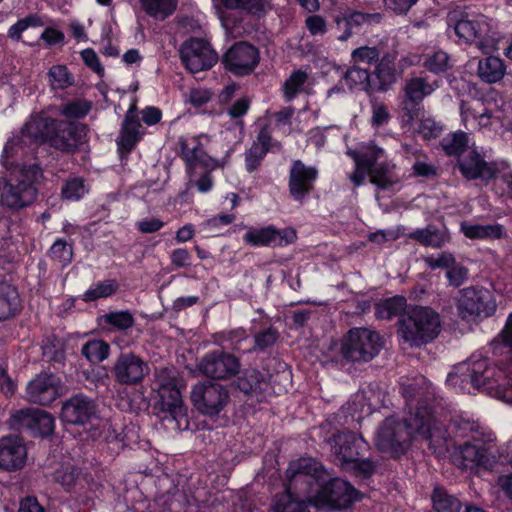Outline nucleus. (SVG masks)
<instances>
[{"instance_id": "58", "label": "nucleus", "mask_w": 512, "mask_h": 512, "mask_svg": "<svg viewBox=\"0 0 512 512\" xmlns=\"http://www.w3.org/2000/svg\"><path fill=\"white\" fill-rule=\"evenodd\" d=\"M391 119L388 107L381 101L373 100L371 102V120L372 127L379 128L388 124Z\"/></svg>"}, {"instance_id": "43", "label": "nucleus", "mask_w": 512, "mask_h": 512, "mask_svg": "<svg viewBox=\"0 0 512 512\" xmlns=\"http://www.w3.org/2000/svg\"><path fill=\"white\" fill-rule=\"evenodd\" d=\"M55 420L52 415L44 410L36 409L30 431L34 435L48 436L54 431Z\"/></svg>"}, {"instance_id": "49", "label": "nucleus", "mask_w": 512, "mask_h": 512, "mask_svg": "<svg viewBox=\"0 0 512 512\" xmlns=\"http://www.w3.org/2000/svg\"><path fill=\"white\" fill-rule=\"evenodd\" d=\"M350 57L353 65H373L380 59V50L376 46H360L352 50Z\"/></svg>"}, {"instance_id": "35", "label": "nucleus", "mask_w": 512, "mask_h": 512, "mask_svg": "<svg viewBox=\"0 0 512 512\" xmlns=\"http://www.w3.org/2000/svg\"><path fill=\"white\" fill-rule=\"evenodd\" d=\"M311 505L304 498L297 497L288 488L282 494L275 497L272 505L273 512H310L308 506Z\"/></svg>"}, {"instance_id": "59", "label": "nucleus", "mask_w": 512, "mask_h": 512, "mask_svg": "<svg viewBox=\"0 0 512 512\" xmlns=\"http://www.w3.org/2000/svg\"><path fill=\"white\" fill-rule=\"evenodd\" d=\"M86 191L84 181L81 178H72L66 181L61 189V194L66 200H79Z\"/></svg>"}, {"instance_id": "19", "label": "nucleus", "mask_w": 512, "mask_h": 512, "mask_svg": "<svg viewBox=\"0 0 512 512\" xmlns=\"http://www.w3.org/2000/svg\"><path fill=\"white\" fill-rule=\"evenodd\" d=\"M198 368L209 378L226 380L239 372L240 361L230 353L213 351L201 359Z\"/></svg>"}, {"instance_id": "48", "label": "nucleus", "mask_w": 512, "mask_h": 512, "mask_svg": "<svg viewBox=\"0 0 512 512\" xmlns=\"http://www.w3.org/2000/svg\"><path fill=\"white\" fill-rule=\"evenodd\" d=\"M103 320L112 328L121 331L130 329L135 324L134 316L127 310L109 312L103 315Z\"/></svg>"}, {"instance_id": "64", "label": "nucleus", "mask_w": 512, "mask_h": 512, "mask_svg": "<svg viewBox=\"0 0 512 512\" xmlns=\"http://www.w3.org/2000/svg\"><path fill=\"white\" fill-rule=\"evenodd\" d=\"M305 27L311 36H323L327 32V22L318 14L308 16L305 19Z\"/></svg>"}, {"instance_id": "50", "label": "nucleus", "mask_w": 512, "mask_h": 512, "mask_svg": "<svg viewBox=\"0 0 512 512\" xmlns=\"http://www.w3.org/2000/svg\"><path fill=\"white\" fill-rule=\"evenodd\" d=\"M118 287L119 285L116 280L108 279L98 282L94 287L84 293L83 299L85 301H94L99 298L111 296L118 290Z\"/></svg>"}, {"instance_id": "23", "label": "nucleus", "mask_w": 512, "mask_h": 512, "mask_svg": "<svg viewBox=\"0 0 512 512\" xmlns=\"http://www.w3.org/2000/svg\"><path fill=\"white\" fill-rule=\"evenodd\" d=\"M223 62L234 74L246 75L258 64L259 53L254 46L246 42H238L225 53Z\"/></svg>"}, {"instance_id": "8", "label": "nucleus", "mask_w": 512, "mask_h": 512, "mask_svg": "<svg viewBox=\"0 0 512 512\" xmlns=\"http://www.w3.org/2000/svg\"><path fill=\"white\" fill-rule=\"evenodd\" d=\"M382 348L381 336L368 328H352L343 337L341 354L350 362H368Z\"/></svg>"}, {"instance_id": "29", "label": "nucleus", "mask_w": 512, "mask_h": 512, "mask_svg": "<svg viewBox=\"0 0 512 512\" xmlns=\"http://www.w3.org/2000/svg\"><path fill=\"white\" fill-rule=\"evenodd\" d=\"M145 134L137 114L136 105L133 104L127 110L122 127L117 138V145L120 151L131 152L136 144Z\"/></svg>"}, {"instance_id": "4", "label": "nucleus", "mask_w": 512, "mask_h": 512, "mask_svg": "<svg viewBox=\"0 0 512 512\" xmlns=\"http://www.w3.org/2000/svg\"><path fill=\"white\" fill-rule=\"evenodd\" d=\"M328 476L319 461L311 457H302L289 464L286 470V488L311 504L312 498Z\"/></svg>"}, {"instance_id": "42", "label": "nucleus", "mask_w": 512, "mask_h": 512, "mask_svg": "<svg viewBox=\"0 0 512 512\" xmlns=\"http://www.w3.org/2000/svg\"><path fill=\"white\" fill-rule=\"evenodd\" d=\"M393 59L383 56L377 64L374 75L379 80L378 90L385 91L396 81L395 68L392 65Z\"/></svg>"}, {"instance_id": "22", "label": "nucleus", "mask_w": 512, "mask_h": 512, "mask_svg": "<svg viewBox=\"0 0 512 512\" xmlns=\"http://www.w3.org/2000/svg\"><path fill=\"white\" fill-rule=\"evenodd\" d=\"M35 196L36 190L32 183L20 180L15 174H12L0 187V201L9 208H22L31 203Z\"/></svg>"}, {"instance_id": "6", "label": "nucleus", "mask_w": 512, "mask_h": 512, "mask_svg": "<svg viewBox=\"0 0 512 512\" xmlns=\"http://www.w3.org/2000/svg\"><path fill=\"white\" fill-rule=\"evenodd\" d=\"M454 31L460 40L474 42L485 54L495 51L500 39L493 21L482 14L462 16L456 21Z\"/></svg>"}, {"instance_id": "28", "label": "nucleus", "mask_w": 512, "mask_h": 512, "mask_svg": "<svg viewBox=\"0 0 512 512\" xmlns=\"http://www.w3.org/2000/svg\"><path fill=\"white\" fill-rule=\"evenodd\" d=\"M95 412L94 401L83 394H77L63 404L61 419L69 424H84L95 415Z\"/></svg>"}, {"instance_id": "61", "label": "nucleus", "mask_w": 512, "mask_h": 512, "mask_svg": "<svg viewBox=\"0 0 512 512\" xmlns=\"http://www.w3.org/2000/svg\"><path fill=\"white\" fill-rule=\"evenodd\" d=\"M41 19L36 15H29L20 19L17 23L12 25L8 30V36L14 41H19L21 34L30 26H41Z\"/></svg>"}, {"instance_id": "26", "label": "nucleus", "mask_w": 512, "mask_h": 512, "mask_svg": "<svg viewBox=\"0 0 512 512\" xmlns=\"http://www.w3.org/2000/svg\"><path fill=\"white\" fill-rule=\"evenodd\" d=\"M296 232L292 228L278 230L273 226L262 228H248L243 236V241L254 247L260 246H284L294 243Z\"/></svg>"}, {"instance_id": "41", "label": "nucleus", "mask_w": 512, "mask_h": 512, "mask_svg": "<svg viewBox=\"0 0 512 512\" xmlns=\"http://www.w3.org/2000/svg\"><path fill=\"white\" fill-rule=\"evenodd\" d=\"M432 502L436 512H459L461 507L460 501L442 488H435Z\"/></svg>"}, {"instance_id": "37", "label": "nucleus", "mask_w": 512, "mask_h": 512, "mask_svg": "<svg viewBox=\"0 0 512 512\" xmlns=\"http://www.w3.org/2000/svg\"><path fill=\"white\" fill-rule=\"evenodd\" d=\"M406 309V299L403 296H395L385 299L376 305V315L381 319H392L401 315Z\"/></svg>"}, {"instance_id": "57", "label": "nucleus", "mask_w": 512, "mask_h": 512, "mask_svg": "<svg viewBox=\"0 0 512 512\" xmlns=\"http://www.w3.org/2000/svg\"><path fill=\"white\" fill-rule=\"evenodd\" d=\"M369 77L370 74L368 70L360 68L357 65L349 68L344 74V80L351 89L359 86L366 88V86H368Z\"/></svg>"}, {"instance_id": "63", "label": "nucleus", "mask_w": 512, "mask_h": 512, "mask_svg": "<svg viewBox=\"0 0 512 512\" xmlns=\"http://www.w3.org/2000/svg\"><path fill=\"white\" fill-rule=\"evenodd\" d=\"M278 338V333L273 328H268L254 336V350H264L272 346Z\"/></svg>"}, {"instance_id": "1", "label": "nucleus", "mask_w": 512, "mask_h": 512, "mask_svg": "<svg viewBox=\"0 0 512 512\" xmlns=\"http://www.w3.org/2000/svg\"><path fill=\"white\" fill-rule=\"evenodd\" d=\"M445 434L444 428L434 419L432 409L420 405L410 410L403 423L386 418L376 432L375 444L381 452L398 457L418 437L432 444L443 439Z\"/></svg>"}, {"instance_id": "16", "label": "nucleus", "mask_w": 512, "mask_h": 512, "mask_svg": "<svg viewBox=\"0 0 512 512\" xmlns=\"http://www.w3.org/2000/svg\"><path fill=\"white\" fill-rule=\"evenodd\" d=\"M191 400L199 412L215 416L227 405L229 394L222 385L198 383L191 391Z\"/></svg>"}, {"instance_id": "18", "label": "nucleus", "mask_w": 512, "mask_h": 512, "mask_svg": "<svg viewBox=\"0 0 512 512\" xmlns=\"http://www.w3.org/2000/svg\"><path fill=\"white\" fill-rule=\"evenodd\" d=\"M180 56L183 64L192 73L210 69L218 59L209 43L198 38L184 42L180 48Z\"/></svg>"}, {"instance_id": "5", "label": "nucleus", "mask_w": 512, "mask_h": 512, "mask_svg": "<svg viewBox=\"0 0 512 512\" xmlns=\"http://www.w3.org/2000/svg\"><path fill=\"white\" fill-rule=\"evenodd\" d=\"M440 330V316L436 311L415 306L401 319L398 332L410 346L418 347L434 340Z\"/></svg>"}, {"instance_id": "34", "label": "nucleus", "mask_w": 512, "mask_h": 512, "mask_svg": "<svg viewBox=\"0 0 512 512\" xmlns=\"http://www.w3.org/2000/svg\"><path fill=\"white\" fill-rule=\"evenodd\" d=\"M20 309V299L15 287L0 283V321L13 317Z\"/></svg>"}, {"instance_id": "56", "label": "nucleus", "mask_w": 512, "mask_h": 512, "mask_svg": "<svg viewBox=\"0 0 512 512\" xmlns=\"http://www.w3.org/2000/svg\"><path fill=\"white\" fill-rule=\"evenodd\" d=\"M268 148L263 144L254 143L245 153V166L248 172L255 171L261 164Z\"/></svg>"}, {"instance_id": "24", "label": "nucleus", "mask_w": 512, "mask_h": 512, "mask_svg": "<svg viewBox=\"0 0 512 512\" xmlns=\"http://www.w3.org/2000/svg\"><path fill=\"white\" fill-rule=\"evenodd\" d=\"M61 380L54 374H39L27 386L29 402L49 405L61 395Z\"/></svg>"}, {"instance_id": "55", "label": "nucleus", "mask_w": 512, "mask_h": 512, "mask_svg": "<svg viewBox=\"0 0 512 512\" xmlns=\"http://www.w3.org/2000/svg\"><path fill=\"white\" fill-rule=\"evenodd\" d=\"M50 256L53 260L58 261L65 266L72 261V246L62 239L56 240L50 248Z\"/></svg>"}, {"instance_id": "30", "label": "nucleus", "mask_w": 512, "mask_h": 512, "mask_svg": "<svg viewBox=\"0 0 512 512\" xmlns=\"http://www.w3.org/2000/svg\"><path fill=\"white\" fill-rule=\"evenodd\" d=\"M459 169L467 179H491L494 177L495 167L484 160L475 150H471L458 160Z\"/></svg>"}, {"instance_id": "20", "label": "nucleus", "mask_w": 512, "mask_h": 512, "mask_svg": "<svg viewBox=\"0 0 512 512\" xmlns=\"http://www.w3.org/2000/svg\"><path fill=\"white\" fill-rule=\"evenodd\" d=\"M28 462V450L24 440L16 435L0 438V470L13 473L22 470Z\"/></svg>"}, {"instance_id": "52", "label": "nucleus", "mask_w": 512, "mask_h": 512, "mask_svg": "<svg viewBox=\"0 0 512 512\" xmlns=\"http://www.w3.org/2000/svg\"><path fill=\"white\" fill-rule=\"evenodd\" d=\"M423 66L432 73L444 72L449 68V56L442 50L435 51L425 57Z\"/></svg>"}, {"instance_id": "3", "label": "nucleus", "mask_w": 512, "mask_h": 512, "mask_svg": "<svg viewBox=\"0 0 512 512\" xmlns=\"http://www.w3.org/2000/svg\"><path fill=\"white\" fill-rule=\"evenodd\" d=\"M331 452L337 464L346 472L357 477H369L375 470L374 464L368 459H361L368 444L359 434L339 432L328 439Z\"/></svg>"}, {"instance_id": "25", "label": "nucleus", "mask_w": 512, "mask_h": 512, "mask_svg": "<svg viewBox=\"0 0 512 512\" xmlns=\"http://www.w3.org/2000/svg\"><path fill=\"white\" fill-rule=\"evenodd\" d=\"M179 146L181 157L184 159L189 171L197 166H202L207 170H214L224 166V162L206 154L198 136L180 137Z\"/></svg>"}, {"instance_id": "45", "label": "nucleus", "mask_w": 512, "mask_h": 512, "mask_svg": "<svg viewBox=\"0 0 512 512\" xmlns=\"http://www.w3.org/2000/svg\"><path fill=\"white\" fill-rule=\"evenodd\" d=\"M92 104L85 99H74L61 105L59 113L66 118L81 119L91 110Z\"/></svg>"}, {"instance_id": "53", "label": "nucleus", "mask_w": 512, "mask_h": 512, "mask_svg": "<svg viewBox=\"0 0 512 512\" xmlns=\"http://www.w3.org/2000/svg\"><path fill=\"white\" fill-rule=\"evenodd\" d=\"M37 408H23L11 412L9 424L13 429H30Z\"/></svg>"}, {"instance_id": "27", "label": "nucleus", "mask_w": 512, "mask_h": 512, "mask_svg": "<svg viewBox=\"0 0 512 512\" xmlns=\"http://www.w3.org/2000/svg\"><path fill=\"white\" fill-rule=\"evenodd\" d=\"M380 20L379 13H363L348 9L334 18L335 29L339 33L337 38L341 42L347 41L353 35L354 29L379 23Z\"/></svg>"}, {"instance_id": "62", "label": "nucleus", "mask_w": 512, "mask_h": 512, "mask_svg": "<svg viewBox=\"0 0 512 512\" xmlns=\"http://www.w3.org/2000/svg\"><path fill=\"white\" fill-rule=\"evenodd\" d=\"M424 262L431 269L449 268L455 264L454 256L449 252H442L437 255H430L424 258Z\"/></svg>"}, {"instance_id": "47", "label": "nucleus", "mask_w": 512, "mask_h": 512, "mask_svg": "<svg viewBox=\"0 0 512 512\" xmlns=\"http://www.w3.org/2000/svg\"><path fill=\"white\" fill-rule=\"evenodd\" d=\"M49 84L52 89H66L73 85L74 79L65 65H55L48 72Z\"/></svg>"}, {"instance_id": "15", "label": "nucleus", "mask_w": 512, "mask_h": 512, "mask_svg": "<svg viewBox=\"0 0 512 512\" xmlns=\"http://www.w3.org/2000/svg\"><path fill=\"white\" fill-rule=\"evenodd\" d=\"M434 419L444 428L446 434L440 441H433L429 444L431 447L442 446L448 438L465 439L466 441H479L482 437H487V442L496 440L494 434L487 427L481 426L478 422L465 419L463 417H455L449 426L433 413Z\"/></svg>"}, {"instance_id": "51", "label": "nucleus", "mask_w": 512, "mask_h": 512, "mask_svg": "<svg viewBox=\"0 0 512 512\" xmlns=\"http://www.w3.org/2000/svg\"><path fill=\"white\" fill-rule=\"evenodd\" d=\"M229 9L244 10L253 15H261L265 12L266 0H222Z\"/></svg>"}, {"instance_id": "7", "label": "nucleus", "mask_w": 512, "mask_h": 512, "mask_svg": "<svg viewBox=\"0 0 512 512\" xmlns=\"http://www.w3.org/2000/svg\"><path fill=\"white\" fill-rule=\"evenodd\" d=\"M361 499V494L341 478H326L312 498L311 505L328 511L342 510Z\"/></svg>"}, {"instance_id": "44", "label": "nucleus", "mask_w": 512, "mask_h": 512, "mask_svg": "<svg viewBox=\"0 0 512 512\" xmlns=\"http://www.w3.org/2000/svg\"><path fill=\"white\" fill-rule=\"evenodd\" d=\"M308 80L307 72L303 70L293 71L283 84V95L287 101H291L301 91Z\"/></svg>"}, {"instance_id": "36", "label": "nucleus", "mask_w": 512, "mask_h": 512, "mask_svg": "<svg viewBox=\"0 0 512 512\" xmlns=\"http://www.w3.org/2000/svg\"><path fill=\"white\" fill-rule=\"evenodd\" d=\"M461 231L470 239H500L504 236V228L500 224L478 225L462 223Z\"/></svg>"}, {"instance_id": "46", "label": "nucleus", "mask_w": 512, "mask_h": 512, "mask_svg": "<svg viewBox=\"0 0 512 512\" xmlns=\"http://www.w3.org/2000/svg\"><path fill=\"white\" fill-rule=\"evenodd\" d=\"M109 351V345L103 340H91L82 347V354L91 363L102 362L108 357Z\"/></svg>"}, {"instance_id": "11", "label": "nucleus", "mask_w": 512, "mask_h": 512, "mask_svg": "<svg viewBox=\"0 0 512 512\" xmlns=\"http://www.w3.org/2000/svg\"><path fill=\"white\" fill-rule=\"evenodd\" d=\"M49 123L54 122L50 119H33L27 122L20 135L12 137L6 143L2 155L3 164L5 166L20 165L18 160L27 154L28 145L43 142L44 135L41 127H46Z\"/></svg>"}, {"instance_id": "2", "label": "nucleus", "mask_w": 512, "mask_h": 512, "mask_svg": "<svg viewBox=\"0 0 512 512\" xmlns=\"http://www.w3.org/2000/svg\"><path fill=\"white\" fill-rule=\"evenodd\" d=\"M458 378H461L462 383L469 381L475 388L484 387L490 394L512 404V380L501 368L490 365L485 358L473 356L467 362L457 365L449 373L447 381L456 385Z\"/></svg>"}, {"instance_id": "40", "label": "nucleus", "mask_w": 512, "mask_h": 512, "mask_svg": "<svg viewBox=\"0 0 512 512\" xmlns=\"http://www.w3.org/2000/svg\"><path fill=\"white\" fill-rule=\"evenodd\" d=\"M80 471L71 464H61L53 472V480L59 483L66 491H71L79 479Z\"/></svg>"}, {"instance_id": "60", "label": "nucleus", "mask_w": 512, "mask_h": 512, "mask_svg": "<svg viewBox=\"0 0 512 512\" xmlns=\"http://www.w3.org/2000/svg\"><path fill=\"white\" fill-rule=\"evenodd\" d=\"M363 165L367 167V171L378 164V160L385 156V150L377 146L373 141L362 145Z\"/></svg>"}, {"instance_id": "17", "label": "nucleus", "mask_w": 512, "mask_h": 512, "mask_svg": "<svg viewBox=\"0 0 512 512\" xmlns=\"http://www.w3.org/2000/svg\"><path fill=\"white\" fill-rule=\"evenodd\" d=\"M318 177L319 170L316 166L307 165L299 159L292 161L288 177V190L291 198L303 203L314 190Z\"/></svg>"}, {"instance_id": "54", "label": "nucleus", "mask_w": 512, "mask_h": 512, "mask_svg": "<svg viewBox=\"0 0 512 512\" xmlns=\"http://www.w3.org/2000/svg\"><path fill=\"white\" fill-rule=\"evenodd\" d=\"M261 373L255 369L246 370L237 380L238 388L245 394H250L260 388Z\"/></svg>"}, {"instance_id": "31", "label": "nucleus", "mask_w": 512, "mask_h": 512, "mask_svg": "<svg viewBox=\"0 0 512 512\" xmlns=\"http://www.w3.org/2000/svg\"><path fill=\"white\" fill-rule=\"evenodd\" d=\"M396 168V164L392 161H384L376 164L368 170L370 182L380 189L391 188L400 181Z\"/></svg>"}, {"instance_id": "38", "label": "nucleus", "mask_w": 512, "mask_h": 512, "mask_svg": "<svg viewBox=\"0 0 512 512\" xmlns=\"http://www.w3.org/2000/svg\"><path fill=\"white\" fill-rule=\"evenodd\" d=\"M143 10L154 18L165 19L177 6V0H139Z\"/></svg>"}, {"instance_id": "12", "label": "nucleus", "mask_w": 512, "mask_h": 512, "mask_svg": "<svg viewBox=\"0 0 512 512\" xmlns=\"http://www.w3.org/2000/svg\"><path fill=\"white\" fill-rule=\"evenodd\" d=\"M457 310L462 319L476 321L491 316L496 310V302L489 290L468 287L460 292Z\"/></svg>"}, {"instance_id": "14", "label": "nucleus", "mask_w": 512, "mask_h": 512, "mask_svg": "<svg viewBox=\"0 0 512 512\" xmlns=\"http://www.w3.org/2000/svg\"><path fill=\"white\" fill-rule=\"evenodd\" d=\"M111 372L118 384L136 386L149 375L150 367L141 356L133 352H124L115 359Z\"/></svg>"}, {"instance_id": "13", "label": "nucleus", "mask_w": 512, "mask_h": 512, "mask_svg": "<svg viewBox=\"0 0 512 512\" xmlns=\"http://www.w3.org/2000/svg\"><path fill=\"white\" fill-rule=\"evenodd\" d=\"M438 87V81H430L427 77L422 76H412L405 81L402 88L404 93L402 110L408 123L419 118L422 113V108L419 105Z\"/></svg>"}, {"instance_id": "9", "label": "nucleus", "mask_w": 512, "mask_h": 512, "mask_svg": "<svg viewBox=\"0 0 512 512\" xmlns=\"http://www.w3.org/2000/svg\"><path fill=\"white\" fill-rule=\"evenodd\" d=\"M52 121L53 124L41 127L43 142H48L52 147L65 152H73L86 142L89 131L86 124L54 119Z\"/></svg>"}, {"instance_id": "39", "label": "nucleus", "mask_w": 512, "mask_h": 512, "mask_svg": "<svg viewBox=\"0 0 512 512\" xmlns=\"http://www.w3.org/2000/svg\"><path fill=\"white\" fill-rule=\"evenodd\" d=\"M469 135L463 131L448 134L441 141L444 152L449 156H459L468 147Z\"/></svg>"}, {"instance_id": "32", "label": "nucleus", "mask_w": 512, "mask_h": 512, "mask_svg": "<svg viewBox=\"0 0 512 512\" xmlns=\"http://www.w3.org/2000/svg\"><path fill=\"white\" fill-rule=\"evenodd\" d=\"M408 238L419 242L423 246L441 248L450 240V235L445 228L437 229L433 225H428L409 233Z\"/></svg>"}, {"instance_id": "21", "label": "nucleus", "mask_w": 512, "mask_h": 512, "mask_svg": "<svg viewBox=\"0 0 512 512\" xmlns=\"http://www.w3.org/2000/svg\"><path fill=\"white\" fill-rule=\"evenodd\" d=\"M495 441L487 442V437H482L479 441H466L459 446L454 455V461L463 468H474L486 466L494 458Z\"/></svg>"}, {"instance_id": "33", "label": "nucleus", "mask_w": 512, "mask_h": 512, "mask_svg": "<svg viewBox=\"0 0 512 512\" xmlns=\"http://www.w3.org/2000/svg\"><path fill=\"white\" fill-rule=\"evenodd\" d=\"M506 66L502 59L488 56L478 62L477 75L485 83L493 84L503 79Z\"/></svg>"}, {"instance_id": "10", "label": "nucleus", "mask_w": 512, "mask_h": 512, "mask_svg": "<svg viewBox=\"0 0 512 512\" xmlns=\"http://www.w3.org/2000/svg\"><path fill=\"white\" fill-rule=\"evenodd\" d=\"M153 390L159 396L158 406L174 419L178 420L186 415V407L182 400L181 392L177 387L173 370L164 367L155 371Z\"/></svg>"}]
</instances>
